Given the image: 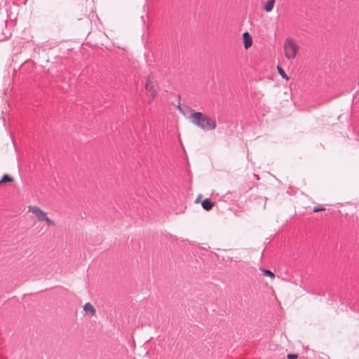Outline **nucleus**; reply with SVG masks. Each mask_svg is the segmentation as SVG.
Wrapping results in <instances>:
<instances>
[{"mask_svg":"<svg viewBox=\"0 0 359 359\" xmlns=\"http://www.w3.org/2000/svg\"><path fill=\"white\" fill-rule=\"evenodd\" d=\"M189 120L194 125L205 131L213 130L217 127L216 121L202 112L192 111Z\"/></svg>","mask_w":359,"mask_h":359,"instance_id":"1","label":"nucleus"},{"mask_svg":"<svg viewBox=\"0 0 359 359\" xmlns=\"http://www.w3.org/2000/svg\"><path fill=\"white\" fill-rule=\"evenodd\" d=\"M283 48L287 59H294L296 57L299 46L294 39H287L285 41Z\"/></svg>","mask_w":359,"mask_h":359,"instance_id":"2","label":"nucleus"},{"mask_svg":"<svg viewBox=\"0 0 359 359\" xmlns=\"http://www.w3.org/2000/svg\"><path fill=\"white\" fill-rule=\"evenodd\" d=\"M28 210L35 215L39 222H43L45 217L47 215L46 212L36 205H29L28 206Z\"/></svg>","mask_w":359,"mask_h":359,"instance_id":"3","label":"nucleus"},{"mask_svg":"<svg viewBox=\"0 0 359 359\" xmlns=\"http://www.w3.org/2000/svg\"><path fill=\"white\" fill-rule=\"evenodd\" d=\"M243 39L244 42V47L245 49L249 48L252 44V39L251 35L248 32H244L243 34Z\"/></svg>","mask_w":359,"mask_h":359,"instance_id":"4","label":"nucleus"},{"mask_svg":"<svg viewBox=\"0 0 359 359\" xmlns=\"http://www.w3.org/2000/svg\"><path fill=\"white\" fill-rule=\"evenodd\" d=\"M201 205L204 210L208 211L212 208L214 202H212L210 198H205L202 201Z\"/></svg>","mask_w":359,"mask_h":359,"instance_id":"5","label":"nucleus"},{"mask_svg":"<svg viewBox=\"0 0 359 359\" xmlns=\"http://www.w3.org/2000/svg\"><path fill=\"white\" fill-rule=\"evenodd\" d=\"M275 1L276 0H267L264 5V10L268 13L271 12L273 8Z\"/></svg>","mask_w":359,"mask_h":359,"instance_id":"6","label":"nucleus"},{"mask_svg":"<svg viewBox=\"0 0 359 359\" xmlns=\"http://www.w3.org/2000/svg\"><path fill=\"white\" fill-rule=\"evenodd\" d=\"M83 310L86 311V312H89L90 313L91 316H95V313H96V311H95V309L94 308V306L89 302L85 304L84 306H83Z\"/></svg>","mask_w":359,"mask_h":359,"instance_id":"7","label":"nucleus"},{"mask_svg":"<svg viewBox=\"0 0 359 359\" xmlns=\"http://www.w3.org/2000/svg\"><path fill=\"white\" fill-rule=\"evenodd\" d=\"M147 92V97H148V102H151L156 95V90H146Z\"/></svg>","mask_w":359,"mask_h":359,"instance_id":"8","label":"nucleus"},{"mask_svg":"<svg viewBox=\"0 0 359 359\" xmlns=\"http://www.w3.org/2000/svg\"><path fill=\"white\" fill-rule=\"evenodd\" d=\"M260 270L262 271V274L264 276H270L271 278L275 277L274 273L269 269H264L263 268H261Z\"/></svg>","mask_w":359,"mask_h":359,"instance_id":"9","label":"nucleus"},{"mask_svg":"<svg viewBox=\"0 0 359 359\" xmlns=\"http://www.w3.org/2000/svg\"><path fill=\"white\" fill-rule=\"evenodd\" d=\"M146 90H156L155 86L149 79H148L145 83Z\"/></svg>","mask_w":359,"mask_h":359,"instance_id":"10","label":"nucleus"},{"mask_svg":"<svg viewBox=\"0 0 359 359\" xmlns=\"http://www.w3.org/2000/svg\"><path fill=\"white\" fill-rule=\"evenodd\" d=\"M277 70H278V74L282 76V78H283L286 80L289 79L287 75L286 74V73L285 72L283 69L282 67H280L279 65L277 66Z\"/></svg>","mask_w":359,"mask_h":359,"instance_id":"11","label":"nucleus"},{"mask_svg":"<svg viewBox=\"0 0 359 359\" xmlns=\"http://www.w3.org/2000/svg\"><path fill=\"white\" fill-rule=\"evenodd\" d=\"M13 181V178L9 177L8 175H4L1 180H0V184L6 183V182H12Z\"/></svg>","mask_w":359,"mask_h":359,"instance_id":"12","label":"nucleus"},{"mask_svg":"<svg viewBox=\"0 0 359 359\" xmlns=\"http://www.w3.org/2000/svg\"><path fill=\"white\" fill-rule=\"evenodd\" d=\"M43 222H45V223L46 224V225L48 226H55V222L53 221H52L50 219H49L47 217V215L45 217Z\"/></svg>","mask_w":359,"mask_h":359,"instance_id":"13","label":"nucleus"},{"mask_svg":"<svg viewBox=\"0 0 359 359\" xmlns=\"http://www.w3.org/2000/svg\"><path fill=\"white\" fill-rule=\"evenodd\" d=\"M325 210V208H324L323 206L322 205H317V206H315L313 209V212H320V211H323Z\"/></svg>","mask_w":359,"mask_h":359,"instance_id":"14","label":"nucleus"},{"mask_svg":"<svg viewBox=\"0 0 359 359\" xmlns=\"http://www.w3.org/2000/svg\"><path fill=\"white\" fill-rule=\"evenodd\" d=\"M297 355L296 354H288L287 355V359H297Z\"/></svg>","mask_w":359,"mask_h":359,"instance_id":"15","label":"nucleus"}]
</instances>
